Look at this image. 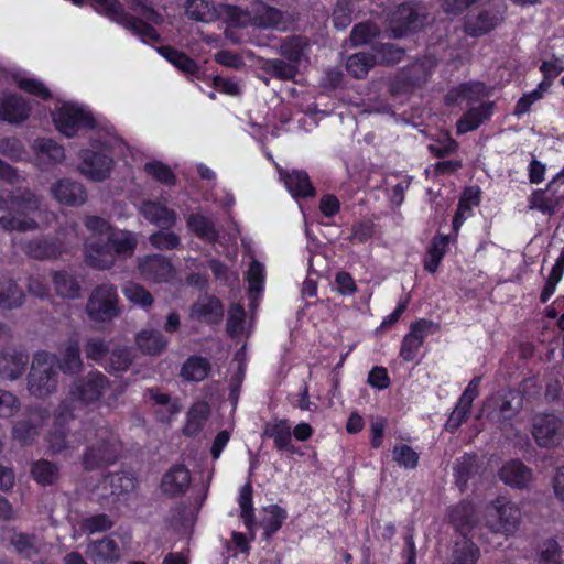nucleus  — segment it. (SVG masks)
<instances>
[{
  "label": "nucleus",
  "instance_id": "a18cd8bd",
  "mask_svg": "<svg viewBox=\"0 0 564 564\" xmlns=\"http://www.w3.org/2000/svg\"><path fill=\"white\" fill-rule=\"evenodd\" d=\"M209 416V406L206 402L199 401L192 405L187 413V422L184 426V434L187 436L197 435L204 427Z\"/></svg>",
  "mask_w": 564,
  "mask_h": 564
},
{
  "label": "nucleus",
  "instance_id": "4be33fe9",
  "mask_svg": "<svg viewBox=\"0 0 564 564\" xmlns=\"http://www.w3.org/2000/svg\"><path fill=\"white\" fill-rule=\"evenodd\" d=\"M29 364V355L22 349H9L0 352V377L6 380L20 378Z\"/></svg>",
  "mask_w": 564,
  "mask_h": 564
},
{
  "label": "nucleus",
  "instance_id": "4c0bfd02",
  "mask_svg": "<svg viewBox=\"0 0 564 564\" xmlns=\"http://www.w3.org/2000/svg\"><path fill=\"white\" fill-rule=\"evenodd\" d=\"M135 344L143 354L159 355L166 349L169 340L160 330L142 329L135 336Z\"/></svg>",
  "mask_w": 564,
  "mask_h": 564
},
{
  "label": "nucleus",
  "instance_id": "58836bf2",
  "mask_svg": "<svg viewBox=\"0 0 564 564\" xmlns=\"http://www.w3.org/2000/svg\"><path fill=\"white\" fill-rule=\"evenodd\" d=\"M492 102L482 104L478 107L470 108L457 123V132L459 134L477 129L492 113Z\"/></svg>",
  "mask_w": 564,
  "mask_h": 564
},
{
  "label": "nucleus",
  "instance_id": "f8f14e48",
  "mask_svg": "<svg viewBox=\"0 0 564 564\" xmlns=\"http://www.w3.org/2000/svg\"><path fill=\"white\" fill-rule=\"evenodd\" d=\"M48 419L50 410L46 408L36 406L30 410L26 419L20 420L13 425V438L22 445L32 444Z\"/></svg>",
  "mask_w": 564,
  "mask_h": 564
},
{
  "label": "nucleus",
  "instance_id": "0e129e2a",
  "mask_svg": "<svg viewBox=\"0 0 564 564\" xmlns=\"http://www.w3.org/2000/svg\"><path fill=\"white\" fill-rule=\"evenodd\" d=\"M84 225L91 232L89 240L107 239L108 235L113 230L109 223L99 216H86Z\"/></svg>",
  "mask_w": 564,
  "mask_h": 564
},
{
  "label": "nucleus",
  "instance_id": "79ce46f5",
  "mask_svg": "<svg viewBox=\"0 0 564 564\" xmlns=\"http://www.w3.org/2000/svg\"><path fill=\"white\" fill-rule=\"evenodd\" d=\"M210 362L202 356L189 357L182 366L180 376L186 381L199 382L207 378Z\"/></svg>",
  "mask_w": 564,
  "mask_h": 564
},
{
  "label": "nucleus",
  "instance_id": "864d4df0",
  "mask_svg": "<svg viewBox=\"0 0 564 564\" xmlns=\"http://www.w3.org/2000/svg\"><path fill=\"white\" fill-rule=\"evenodd\" d=\"M133 361L132 349L124 345H118L112 348L107 369L109 371H127Z\"/></svg>",
  "mask_w": 564,
  "mask_h": 564
},
{
  "label": "nucleus",
  "instance_id": "f03ea898",
  "mask_svg": "<svg viewBox=\"0 0 564 564\" xmlns=\"http://www.w3.org/2000/svg\"><path fill=\"white\" fill-rule=\"evenodd\" d=\"M110 387L109 379L97 370L78 378L69 386L68 394L59 402L57 420H73L76 408L98 404Z\"/></svg>",
  "mask_w": 564,
  "mask_h": 564
},
{
  "label": "nucleus",
  "instance_id": "2eb2a0df",
  "mask_svg": "<svg viewBox=\"0 0 564 564\" xmlns=\"http://www.w3.org/2000/svg\"><path fill=\"white\" fill-rule=\"evenodd\" d=\"M140 275L153 283H164L173 279L175 270L170 260L161 254H148L138 260Z\"/></svg>",
  "mask_w": 564,
  "mask_h": 564
},
{
  "label": "nucleus",
  "instance_id": "e2e57ef3",
  "mask_svg": "<svg viewBox=\"0 0 564 564\" xmlns=\"http://www.w3.org/2000/svg\"><path fill=\"white\" fill-rule=\"evenodd\" d=\"M238 502L241 509L240 517L243 519L247 528L251 529L253 524L254 513L252 506V486L250 482L241 487Z\"/></svg>",
  "mask_w": 564,
  "mask_h": 564
},
{
  "label": "nucleus",
  "instance_id": "a19ab883",
  "mask_svg": "<svg viewBox=\"0 0 564 564\" xmlns=\"http://www.w3.org/2000/svg\"><path fill=\"white\" fill-rule=\"evenodd\" d=\"M122 294L126 300L143 311H149L154 303V297L143 285L135 282H127L122 286Z\"/></svg>",
  "mask_w": 564,
  "mask_h": 564
},
{
  "label": "nucleus",
  "instance_id": "f704fd0d",
  "mask_svg": "<svg viewBox=\"0 0 564 564\" xmlns=\"http://www.w3.org/2000/svg\"><path fill=\"white\" fill-rule=\"evenodd\" d=\"M30 108L26 101L15 95L0 99V119L17 123L28 118Z\"/></svg>",
  "mask_w": 564,
  "mask_h": 564
},
{
  "label": "nucleus",
  "instance_id": "7c9ffc66",
  "mask_svg": "<svg viewBox=\"0 0 564 564\" xmlns=\"http://www.w3.org/2000/svg\"><path fill=\"white\" fill-rule=\"evenodd\" d=\"M280 178L284 182L286 189L296 197H310L315 195V189L310 182L305 171L294 170L291 173L279 170Z\"/></svg>",
  "mask_w": 564,
  "mask_h": 564
},
{
  "label": "nucleus",
  "instance_id": "bf43d9fd",
  "mask_svg": "<svg viewBox=\"0 0 564 564\" xmlns=\"http://www.w3.org/2000/svg\"><path fill=\"white\" fill-rule=\"evenodd\" d=\"M392 458L404 469H415L419 465L420 455L406 444H397L392 449Z\"/></svg>",
  "mask_w": 564,
  "mask_h": 564
},
{
  "label": "nucleus",
  "instance_id": "c756f323",
  "mask_svg": "<svg viewBox=\"0 0 564 564\" xmlns=\"http://www.w3.org/2000/svg\"><path fill=\"white\" fill-rule=\"evenodd\" d=\"M140 213L147 220L162 229H170L176 223L175 212L158 202H144L140 207Z\"/></svg>",
  "mask_w": 564,
  "mask_h": 564
},
{
  "label": "nucleus",
  "instance_id": "4d7b16f0",
  "mask_svg": "<svg viewBox=\"0 0 564 564\" xmlns=\"http://www.w3.org/2000/svg\"><path fill=\"white\" fill-rule=\"evenodd\" d=\"M286 519L284 509L276 505L264 508V517L261 520V525L268 536L274 534L283 524Z\"/></svg>",
  "mask_w": 564,
  "mask_h": 564
},
{
  "label": "nucleus",
  "instance_id": "aec40b11",
  "mask_svg": "<svg viewBox=\"0 0 564 564\" xmlns=\"http://www.w3.org/2000/svg\"><path fill=\"white\" fill-rule=\"evenodd\" d=\"M86 555L95 564H112L122 556L118 543L110 536L90 541L86 547Z\"/></svg>",
  "mask_w": 564,
  "mask_h": 564
},
{
  "label": "nucleus",
  "instance_id": "473e14b6",
  "mask_svg": "<svg viewBox=\"0 0 564 564\" xmlns=\"http://www.w3.org/2000/svg\"><path fill=\"white\" fill-rule=\"evenodd\" d=\"M564 182V167L556 174L552 182L547 186V191H535L529 200L531 209H538L545 215H552L556 212L560 204V197L554 194H550L549 191L552 184L556 182Z\"/></svg>",
  "mask_w": 564,
  "mask_h": 564
},
{
  "label": "nucleus",
  "instance_id": "a878e982",
  "mask_svg": "<svg viewBox=\"0 0 564 564\" xmlns=\"http://www.w3.org/2000/svg\"><path fill=\"white\" fill-rule=\"evenodd\" d=\"M224 315V308L220 301L214 296L200 297L195 302L189 312L193 319L207 324H218Z\"/></svg>",
  "mask_w": 564,
  "mask_h": 564
},
{
  "label": "nucleus",
  "instance_id": "c03bdc74",
  "mask_svg": "<svg viewBox=\"0 0 564 564\" xmlns=\"http://www.w3.org/2000/svg\"><path fill=\"white\" fill-rule=\"evenodd\" d=\"M188 228L200 239L214 242L218 239V230L208 217L200 214H192L186 219Z\"/></svg>",
  "mask_w": 564,
  "mask_h": 564
},
{
  "label": "nucleus",
  "instance_id": "393cba45",
  "mask_svg": "<svg viewBox=\"0 0 564 564\" xmlns=\"http://www.w3.org/2000/svg\"><path fill=\"white\" fill-rule=\"evenodd\" d=\"M191 484L189 470L184 465L172 466L162 477V491L170 497L182 496Z\"/></svg>",
  "mask_w": 564,
  "mask_h": 564
},
{
  "label": "nucleus",
  "instance_id": "4468645a",
  "mask_svg": "<svg viewBox=\"0 0 564 564\" xmlns=\"http://www.w3.org/2000/svg\"><path fill=\"white\" fill-rule=\"evenodd\" d=\"M70 420H57V409L54 414V424L46 435V443L51 452L59 454L64 451H72L82 445L84 436L82 431L70 432L65 424Z\"/></svg>",
  "mask_w": 564,
  "mask_h": 564
},
{
  "label": "nucleus",
  "instance_id": "c9c22d12",
  "mask_svg": "<svg viewBox=\"0 0 564 564\" xmlns=\"http://www.w3.org/2000/svg\"><path fill=\"white\" fill-rule=\"evenodd\" d=\"M259 68L267 75L279 80H293L297 73V65L280 58L259 57Z\"/></svg>",
  "mask_w": 564,
  "mask_h": 564
},
{
  "label": "nucleus",
  "instance_id": "37998d69",
  "mask_svg": "<svg viewBox=\"0 0 564 564\" xmlns=\"http://www.w3.org/2000/svg\"><path fill=\"white\" fill-rule=\"evenodd\" d=\"M24 293L11 279H0V307L13 310L23 304Z\"/></svg>",
  "mask_w": 564,
  "mask_h": 564
},
{
  "label": "nucleus",
  "instance_id": "680f3d73",
  "mask_svg": "<svg viewBox=\"0 0 564 564\" xmlns=\"http://www.w3.org/2000/svg\"><path fill=\"white\" fill-rule=\"evenodd\" d=\"M473 204H478L477 195L474 194L471 189H468L464 193L463 197L458 203V207L453 219L454 230L457 231L458 228L463 225V223L471 215Z\"/></svg>",
  "mask_w": 564,
  "mask_h": 564
},
{
  "label": "nucleus",
  "instance_id": "f257e3e1",
  "mask_svg": "<svg viewBox=\"0 0 564 564\" xmlns=\"http://www.w3.org/2000/svg\"><path fill=\"white\" fill-rule=\"evenodd\" d=\"M41 207V199L30 189H17L0 198V227L6 231H34L39 223L34 214Z\"/></svg>",
  "mask_w": 564,
  "mask_h": 564
},
{
  "label": "nucleus",
  "instance_id": "c85d7f7f",
  "mask_svg": "<svg viewBox=\"0 0 564 564\" xmlns=\"http://www.w3.org/2000/svg\"><path fill=\"white\" fill-rule=\"evenodd\" d=\"M134 488V479L124 474H111L106 476L96 487L97 497L105 499L110 496H119Z\"/></svg>",
  "mask_w": 564,
  "mask_h": 564
},
{
  "label": "nucleus",
  "instance_id": "a211bd4d",
  "mask_svg": "<svg viewBox=\"0 0 564 564\" xmlns=\"http://www.w3.org/2000/svg\"><path fill=\"white\" fill-rule=\"evenodd\" d=\"M56 365L65 375L75 376L83 370L84 362L80 356V346L77 337H70L58 348L54 355Z\"/></svg>",
  "mask_w": 564,
  "mask_h": 564
},
{
  "label": "nucleus",
  "instance_id": "338daca9",
  "mask_svg": "<svg viewBox=\"0 0 564 564\" xmlns=\"http://www.w3.org/2000/svg\"><path fill=\"white\" fill-rule=\"evenodd\" d=\"M112 521L106 514H96L85 518L82 521L80 529L88 534H95L111 529Z\"/></svg>",
  "mask_w": 564,
  "mask_h": 564
},
{
  "label": "nucleus",
  "instance_id": "cd10ccee",
  "mask_svg": "<svg viewBox=\"0 0 564 564\" xmlns=\"http://www.w3.org/2000/svg\"><path fill=\"white\" fill-rule=\"evenodd\" d=\"M419 12L414 4H400L390 15L391 31L400 37L408 31L417 26Z\"/></svg>",
  "mask_w": 564,
  "mask_h": 564
},
{
  "label": "nucleus",
  "instance_id": "412c9836",
  "mask_svg": "<svg viewBox=\"0 0 564 564\" xmlns=\"http://www.w3.org/2000/svg\"><path fill=\"white\" fill-rule=\"evenodd\" d=\"M503 20V11L499 9H484L471 17L465 24V31L471 36H481L492 31Z\"/></svg>",
  "mask_w": 564,
  "mask_h": 564
},
{
  "label": "nucleus",
  "instance_id": "5fc2aeb1",
  "mask_svg": "<svg viewBox=\"0 0 564 564\" xmlns=\"http://www.w3.org/2000/svg\"><path fill=\"white\" fill-rule=\"evenodd\" d=\"M376 56L364 52L356 53L346 62L347 70L356 78L365 77L376 62Z\"/></svg>",
  "mask_w": 564,
  "mask_h": 564
},
{
  "label": "nucleus",
  "instance_id": "bb28decb",
  "mask_svg": "<svg viewBox=\"0 0 564 564\" xmlns=\"http://www.w3.org/2000/svg\"><path fill=\"white\" fill-rule=\"evenodd\" d=\"M52 284L55 293L67 300H76L82 295V282L78 276L67 270L51 272Z\"/></svg>",
  "mask_w": 564,
  "mask_h": 564
},
{
  "label": "nucleus",
  "instance_id": "9d476101",
  "mask_svg": "<svg viewBox=\"0 0 564 564\" xmlns=\"http://www.w3.org/2000/svg\"><path fill=\"white\" fill-rule=\"evenodd\" d=\"M532 435L540 447H555L564 438V421L555 414H539L533 419Z\"/></svg>",
  "mask_w": 564,
  "mask_h": 564
},
{
  "label": "nucleus",
  "instance_id": "ea45409f",
  "mask_svg": "<svg viewBox=\"0 0 564 564\" xmlns=\"http://www.w3.org/2000/svg\"><path fill=\"white\" fill-rule=\"evenodd\" d=\"M308 47L310 43L306 37L293 35L282 40L278 52L288 62L299 66Z\"/></svg>",
  "mask_w": 564,
  "mask_h": 564
},
{
  "label": "nucleus",
  "instance_id": "09e8293b",
  "mask_svg": "<svg viewBox=\"0 0 564 564\" xmlns=\"http://www.w3.org/2000/svg\"><path fill=\"white\" fill-rule=\"evenodd\" d=\"M538 564H562V549L554 538L541 541L536 547Z\"/></svg>",
  "mask_w": 564,
  "mask_h": 564
},
{
  "label": "nucleus",
  "instance_id": "f3484780",
  "mask_svg": "<svg viewBox=\"0 0 564 564\" xmlns=\"http://www.w3.org/2000/svg\"><path fill=\"white\" fill-rule=\"evenodd\" d=\"M85 262L97 270H108L116 263L115 252L107 239L87 240L85 243Z\"/></svg>",
  "mask_w": 564,
  "mask_h": 564
},
{
  "label": "nucleus",
  "instance_id": "9b49d317",
  "mask_svg": "<svg viewBox=\"0 0 564 564\" xmlns=\"http://www.w3.org/2000/svg\"><path fill=\"white\" fill-rule=\"evenodd\" d=\"M56 129L67 138L76 134L80 127L93 126V118L74 104H63L53 113Z\"/></svg>",
  "mask_w": 564,
  "mask_h": 564
},
{
  "label": "nucleus",
  "instance_id": "603ef678",
  "mask_svg": "<svg viewBox=\"0 0 564 564\" xmlns=\"http://www.w3.org/2000/svg\"><path fill=\"white\" fill-rule=\"evenodd\" d=\"M10 544L15 552L25 558H31L39 553L40 542L35 535L14 532L10 538Z\"/></svg>",
  "mask_w": 564,
  "mask_h": 564
},
{
  "label": "nucleus",
  "instance_id": "49530a36",
  "mask_svg": "<svg viewBox=\"0 0 564 564\" xmlns=\"http://www.w3.org/2000/svg\"><path fill=\"white\" fill-rule=\"evenodd\" d=\"M107 240L115 252V259L117 256H131L137 247V238L126 230H112Z\"/></svg>",
  "mask_w": 564,
  "mask_h": 564
},
{
  "label": "nucleus",
  "instance_id": "39448f33",
  "mask_svg": "<svg viewBox=\"0 0 564 564\" xmlns=\"http://www.w3.org/2000/svg\"><path fill=\"white\" fill-rule=\"evenodd\" d=\"M522 512L509 498L499 496L491 500L484 512L485 527L494 534L512 536L520 528Z\"/></svg>",
  "mask_w": 564,
  "mask_h": 564
},
{
  "label": "nucleus",
  "instance_id": "20e7f679",
  "mask_svg": "<svg viewBox=\"0 0 564 564\" xmlns=\"http://www.w3.org/2000/svg\"><path fill=\"white\" fill-rule=\"evenodd\" d=\"M78 242L77 225L69 224L54 237H35L23 242L22 250L34 260L57 259Z\"/></svg>",
  "mask_w": 564,
  "mask_h": 564
},
{
  "label": "nucleus",
  "instance_id": "8fccbe9b",
  "mask_svg": "<svg viewBox=\"0 0 564 564\" xmlns=\"http://www.w3.org/2000/svg\"><path fill=\"white\" fill-rule=\"evenodd\" d=\"M33 149L37 153L39 160L43 162H61L65 158L63 147L51 139H37L33 143Z\"/></svg>",
  "mask_w": 564,
  "mask_h": 564
},
{
  "label": "nucleus",
  "instance_id": "423d86ee",
  "mask_svg": "<svg viewBox=\"0 0 564 564\" xmlns=\"http://www.w3.org/2000/svg\"><path fill=\"white\" fill-rule=\"evenodd\" d=\"M57 386L55 356L44 350L35 352L28 376V391L35 398L44 399L55 393Z\"/></svg>",
  "mask_w": 564,
  "mask_h": 564
},
{
  "label": "nucleus",
  "instance_id": "13d9d810",
  "mask_svg": "<svg viewBox=\"0 0 564 564\" xmlns=\"http://www.w3.org/2000/svg\"><path fill=\"white\" fill-rule=\"evenodd\" d=\"M448 245V237L447 236H440L435 237L432 241V245L427 251V256L425 259V270H427L431 273H434L441 260L443 259L445 254V249Z\"/></svg>",
  "mask_w": 564,
  "mask_h": 564
},
{
  "label": "nucleus",
  "instance_id": "ddd939ff",
  "mask_svg": "<svg viewBox=\"0 0 564 564\" xmlns=\"http://www.w3.org/2000/svg\"><path fill=\"white\" fill-rule=\"evenodd\" d=\"M185 14L188 19L212 23L218 19L231 26V18L225 12V8H235L230 4L216 6L212 0H184L183 3Z\"/></svg>",
  "mask_w": 564,
  "mask_h": 564
},
{
  "label": "nucleus",
  "instance_id": "6e6d98bb",
  "mask_svg": "<svg viewBox=\"0 0 564 564\" xmlns=\"http://www.w3.org/2000/svg\"><path fill=\"white\" fill-rule=\"evenodd\" d=\"M477 469L478 459L476 455L465 454L457 459L454 468L457 485L463 488Z\"/></svg>",
  "mask_w": 564,
  "mask_h": 564
},
{
  "label": "nucleus",
  "instance_id": "e433bc0d",
  "mask_svg": "<svg viewBox=\"0 0 564 564\" xmlns=\"http://www.w3.org/2000/svg\"><path fill=\"white\" fill-rule=\"evenodd\" d=\"M448 517L454 527L463 534L469 532L477 524L475 508L468 501H462L452 507Z\"/></svg>",
  "mask_w": 564,
  "mask_h": 564
},
{
  "label": "nucleus",
  "instance_id": "3c124183",
  "mask_svg": "<svg viewBox=\"0 0 564 564\" xmlns=\"http://www.w3.org/2000/svg\"><path fill=\"white\" fill-rule=\"evenodd\" d=\"M480 383V377H475L467 386L465 391L463 392L462 397L459 398V401L457 405L455 406L454 411L452 412L453 415H455L457 419H459L462 422H464L467 419V415L470 411L471 404L476 397L478 395V388Z\"/></svg>",
  "mask_w": 564,
  "mask_h": 564
},
{
  "label": "nucleus",
  "instance_id": "2f4dec72",
  "mask_svg": "<svg viewBox=\"0 0 564 564\" xmlns=\"http://www.w3.org/2000/svg\"><path fill=\"white\" fill-rule=\"evenodd\" d=\"M263 435L272 438L279 449H285L294 453L291 437V425L285 419H273L264 424Z\"/></svg>",
  "mask_w": 564,
  "mask_h": 564
},
{
  "label": "nucleus",
  "instance_id": "6e6552de",
  "mask_svg": "<svg viewBox=\"0 0 564 564\" xmlns=\"http://www.w3.org/2000/svg\"><path fill=\"white\" fill-rule=\"evenodd\" d=\"M88 317L97 323H107L120 314L117 288L105 283L96 286L86 303Z\"/></svg>",
  "mask_w": 564,
  "mask_h": 564
},
{
  "label": "nucleus",
  "instance_id": "052dcab7",
  "mask_svg": "<svg viewBox=\"0 0 564 564\" xmlns=\"http://www.w3.org/2000/svg\"><path fill=\"white\" fill-rule=\"evenodd\" d=\"M379 33V28L376 24L359 23L351 31L350 42L354 46L370 44Z\"/></svg>",
  "mask_w": 564,
  "mask_h": 564
},
{
  "label": "nucleus",
  "instance_id": "774afa93",
  "mask_svg": "<svg viewBox=\"0 0 564 564\" xmlns=\"http://www.w3.org/2000/svg\"><path fill=\"white\" fill-rule=\"evenodd\" d=\"M479 555V549L473 542H465L455 550L452 564H476Z\"/></svg>",
  "mask_w": 564,
  "mask_h": 564
},
{
  "label": "nucleus",
  "instance_id": "b1692460",
  "mask_svg": "<svg viewBox=\"0 0 564 564\" xmlns=\"http://www.w3.org/2000/svg\"><path fill=\"white\" fill-rule=\"evenodd\" d=\"M51 193L56 200L69 206H79L87 200L84 186L69 178L57 181L51 188Z\"/></svg>",
  "mask_w": 564,
  "mask_h": 564
},
{
  "label": "nucleus",
  "instance_id": "5701e85b",
  "mask_svg": "<svg viewBox=\"0 0 564 564\" xmlns=\"http://www.w3.org/2000/svg\"><path fill=\"white\" fill-rule=\"evenodd\" d=\"M112 159L104 153H86L83 158L80 172L91 181L102 182L109 177L112 169Z\"/></svg>",
  "mask_w": 564,
  "mask_h": 564
},
{
  "label": "nucleus",
  "instance_id": "69168bd1",
  "mask_svg": "<svg viewBox=\"0 0 564 564\" xmlns=\"http://www.w3.org/2000/svg\"><path fill=\"white\" fill-rule=\"evenodd\" d=\"M150 243L159 250H173L181 245L180 237L171 231L159 230L149 237Z\"/></svg>",
  "mask_w": 564,
  "mask_h": 564
},
{
  "label": "nucleus",
  "instance_id": "0eeeda50",
  "mask_svg": "<svg viewBox=\"0 0 564 564\" xmlns=\"http://www.w3.org/2000/svg\"><path fill=\"white\" fill-rule=\"evenodd\" d=\"M225 12L231 18V26L253 25L260 29L285 30L286 21L283 12L264 3H257L251 12L236 6L225 8Z\"/></svg>",
  "mask_w": 564,
  "mask_h": 564
},
{
  "label": "nucleus",
  "instance_id": "7ed1b4c3",
  "mask_svg": "<svg viewBox=\"0 0 564 564\" xmlns=\"http://www.w3.org/2000/svg\"><path fill=\"white\" fill-rule=\"evenodd\" d=\"M84 441L90 442L83 455V465L87 470L105 468L117 462L121 444L107 426L83 429Z\"/></svg>",
  "mask_w": 564,
  "mask_h": 564
},
{
  "label": "nucleus",
  "instance_id": "72a5a7b5",
  "mask_svg": "<svg viewBox=\"0 0 564 564\" xmlns=\"http://www.w3.org/2000/svg\"><path fill=\"white\" fill-rule=\"evenodd\" d=\"M158 52L180 72L187 76L198 77L200 73L199 65L184 52L172 46H161Z\"/></svg>",
  "mask_w": 564,
  "mask_h": 564
},
{
  "label": "nucleus",
  "instance_id": "dca6fc26",
  "mask_svg": "<svg viewBox=\"0 0 564 564\" xmlns=\"http://www.w3.org/2000/svg\"><path fill=\"white\" fill-rule=\"evenodd\" d=\"M499 479L516 489H528L533 482V470L519 459L506 462L498 471Z\"/></svg>",
  "mask_w": 564,
  "mask_h": 564
},
{
  "label": "nucleus",
  "instance_id": "1a4fd4ad",
  "mask_svg": "<svg viewBox=\"0 0 564 564\" xmlns=\"http://www.w3.org/2000/svg\"><path fill=\"white\" fill-rule=\"evenodd\" d=\"M105 12L117 23L124 25L126 29L140 36L143 41H159L160 35L156 30L144 21L128 15L122 4L118 0H95Z\"/></svg>",
  "mask_w": 564,
  "mask_h": 564
},
{
  "label": "nucleus",
  "instance_id": "de8ad7c7",
  "mask_svg": "<svg viewBox=\"0 0 564 564\" xmlns=\"http://www.w3.org/2000/svg\"><path fill=\"white\" fill-rule=\"evenodd\" d=\"M31 475L40 485H53L59 478V468L47 459H39L32 464Z\"/></svg>",
  "mask_w": 564,
  "mask_h": 564
},
{
  "label": "nucleus",
  "instance_id": "6ab92c4d",
  "mask_svg": "<svg viewBox=\"0 0 564 564\" xmlns=\"http://www.w3.org/2000/svg\"><path fill=\"white\" fill-rule=\"evenodd\" d=\"M433 323L426 319H420L411 325L410 332L404 336L400 349V356L405 361H412L416 357L419 349L424 343L426 336L431 333Z\"/></svg>",
  "mask_w": 564,
  "mask_h": 564
}]
</instances>
